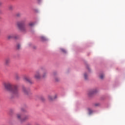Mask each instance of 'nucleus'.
Wrapping results in <instances>:
<instances>
[{"label":"nucleus","mask_w":125,"mask_h":125,"mask_svg":"<svg viewBox=\"0 0 125 125\" xmlns=\"http://www.w3.org/2000/svg\"><path fill=\"white\" fill-rule=\"evenodd\" d=\"M53 76H55V74H53Z\"/></svg>","instance_id":"nucleus-26"},{"label":"nucleus","mask_w":125,"mask_h":125,"mask_svg":"<svg viewBox=\"0 0 125 125\" xmlns=\"http://www.w3.org/2000/svg\"><path fill=\"white\" fill-rule=\"evenodd\" d=\"M25 21L17 22V26L21 32H26L27 28L25 27Z\"/></svg>","instance_id":"nucleus-2"},{"label":"nucleus","mask_w":125,"mask_h":125,"mask_svg":"<svg viewBox=\"0 0 125 125\" xmlns=\"http://www.w3.org/2000/svg\"><path fill=\"white\" fill-rule=\"evenodd\" d=\"M16 118L21 122V120H22V114L21 113H18L16 114Z\"/></svg>","instance_id":"nucleus-10"},{"label":"nucleus","mask_w":125,"mask_h":125,"mask_svg":"<svg viewBox=\"0 0 125 125\" xmlns=\"http://www.w3.org/2000/svg\"><path fill=\"white\" fill-rule=\"evenodd\" d=\"M88 113H89V115H91V114H92V113H93V110H92L90 108H88L87 109Z\"/></svg>","instance_id":"nucleus-13"},{"label":"nucleus","mask_w":125,"mask_h":125,"mask_svg":"<svg viewBox=\"0 0 125 125\" xmlns=\"http://www.w3.org/2000/svg\"><path fill=\"white\" fill-rule=\"evenodd\" d=\"M15 78L16 79V80L18 81V80L20 79V77L19 76V74H18V73H16L15 74Z\"/></svg>","instance_id":"nucleus-12"},{"label":"nucleus","mask_w":125,"mask_h":125,"mask_svg":"<svg viewBox=\"0 0 125 125\" xmlns=\"http://www.w3.org/2000/svg\"><path fill=\"white\" fill-rule=\"evenodd\" d=\"M28 120H29V116L25 115L21 120V123H24V122H26V121H28Z\"/></svg>","instance_id":"nucleus-9"},{"label":"nucleus","mask_w":125,"mask_h":125,"mask_svg":"<svg viewBox=\"0 0 125 125\" xmlns=\"http://www.w3.org/2000/svg\"><path fill=\"white\" fill-rule=\"evenodd\" d=\"M41 39L43 42H44V41H46L47 40V39H46V38H45L44 36H41Z\"/></svg>","instance_id":"nucleus-14"},{"label":"nucleus","mask_w":125,"mask_h":125,"mask_svg":"<svg viewBox=\"0 0 125 125\" xmlns=\"http://www.w3.org/2000/svg\"><path fill=\"white\" fill-rule=\"evenodd\" d=\"M61 51H62V52H63V53H66V50L64 49L63 48H61Z\"/></svg>","instance_id":"nucleus-16"},{"label":"nucleus","mask_w":125,"mask_h":125,"mask_svg":"<svg viewBox=\"0 0 125 125\" xmlns=\"http://www.w3.org/2000/svg\"><path fill=\"white\" fill-rule=\"evenodd\" d=\"M48 98L49 100H50V101H51L53 99H54L53 97H52V96H49L48 97Z\"/></svg>","instance_id":"nucleus-17"},{"label":"nucleus","mask_w":125,"mask_h":125,"mask_svg":"<svg viewBox=\"0 0 125 125\" xmlns=\"http://www.w3.org/2000/svg\"><path fill=\"white\" fill-rule=\"evenodd\" d=\"M94 106H95V107H98L99 106H100V104L96 103V104H94Z\"/></svg>","instance_id":"nucleus-18"},{"label":"nucleus","mask_w":125,"mask_h":125,"mask_svg":"<svg viewBox=\"0 0 125 125\" xmlns=\"http://www.w3.org/2000/svg\"><path fill=\"white\" fill-rule=\"evenodd\" d=\"M21 47V45H20L19 44H18L17 45V49H20Z\"/></svg>","instance_id":"nucleus-20"},{"label":"nucleus","mask_w":125,"mask_h":125,"mask_svg":"<svg viewBox=\"0 0 125 125\" xmlns=\"http://www.w3.org/2000/svg\"><path fill=\"white\" fill-rule=\"evenodd\" d=\"M84 77L85 80H87V74L86 73L84 74Z\"/></svg>","instance_id":"nucleus-19"},{"label":"nucleus","mask_w":125,"mask_h":125,"mask_svg":"<svg viewBox=\"0 0 125 125\" xmlns=\"http://www.w3.org/2000/svg\"><path fill=\"white\" fill-rule=\"evenodd\" d=\"M40 71H42V73L41 74L42 79H44V78H46L47 76V72L44 69H40Z\"/></svg>","instance_id":"nucleus-4"},{"label":"nucleus","mask_w":125,"mask_h":125,"mask_svg":"<svg viewBox=\"0 0 125 125\" xmlns=\"http://www.w3.org/2000/svg\"><path fill=\"white\" fill-rule=\"evenodd\" d=\"M29 45L30 46V45H31V44H29Z\"/></svg>","instance_id":"nucleus-25"},{"label":"nucleus","mask_w":125,"mask_h":125,"mask_svg":"<svg viewBox=\"0 0 125 125\" xmlns=\"http://www.w3.org/2000/svg\"><path fill=\"white\" fill-rule=\"evenodd\" d=\"M42 70L40 69L37 71L34 75V79L35 80H41L42 79Z\"/></svg>","instance_id":"nucleus-3"},{"label":"nucleus","mask_w":125,"mask_h":125,"mask_svg":"<svg viewBox=\"0 0 125 125\" xmlns=\"http://www.w3.org/2000/svg\"><path fill=\"white\" fill-rule=\"evenodd\" d=\"M16 16L17 17H20L21 16V14L19 13H17L16 15Z\"/></svg>","instance_id":"nucleus-21"},{"label":"nucleus","mask_w":125,"mask_h":125,"mask_svg":"<svg viewBox=\"0 0 125 125\" xmlns=\"http://www.w3.org/2000/svg\"><path fill=\"white\" fill-rule=\"evenodd\" d=\"M7 39L8 40H12V39H16V37H15V34H12L7 35Z\"/></svg>","instance_id":"nucleus-7"},{"label":"nucleus","mask_w":125,"mask_h":125,"mask_svg":"<svg viewBox=\"0 0 125 125\" xmlns=\"http://www.w3.org/2000/svg\"><path fill=\"white\" fill-rule=\"evenodd\" d=\"M22 91L25 95H27L28 93H29V91L27 90V89L25 87H22Z\"/></svg>","instance_id":"nucleus-11"},{"label":"nucleus","mask_w":125,"mask_h":125,"mask_svg":"<svg viewBox=\"0 0 125 125\" xmlns=\"http://www.w3.org/2000/svg\"><path fill=\"white\" fill-rule=\"evenodd\" d=\"M33 25H34V22H30L29 23V25L31 26H33Z\"/></svg>","instance_id":"nucleus-23"},{"label":"nucleus","mask_w":125,"mask_h":125,"mask_svg":"<svg viewBox=\"0 0 125 125\" xmlns=\"http://www.w3.org/2000/svg\"><path fill=\"white\" fill-rule=\"evenodd\" d=\"M9 8L10 10H12V9H13V6H10Z\"/></svg>","instance_id":"nucleus-24"},{"label":"nucleus","mask_w":125,"mask_h":125,"mask_svg":"<svg viewBox=\"0 0 125 125\" xmlns=\"http://www.w3.org/2000/svg\"><path fill=\"white\" fill-rule=\"evenodd\" d=\"M10 62H11V61L10 60V58H7L4 60V65L6 66H9V64H10Z\"/></svg>","instance_id":"nucleus-5"},{"label":"nucleus","mask_w":125,"mask_h":125,"mask_svg":"<svg viewBox=\"0 0 125 125\" xmlns=\"http://www.w3.org/2000/svg\"><path fill=\"white\" fill-rule=\"evenodd\" d=\"M23 80H24L25 82H27V83H33V82L31 80V78L25 76L23 78Z\"/></svg>","instance_id":"nucleus-8"},{"label":"nucleus","mask_w":125,"mask_h":125,"mask_svg":"<svg viewBox=\"0 0 125 125\" xmlns=\"http://www.w3.org/2000/svg\"><path fill=\"white\" fill-rule=\"evenodd\" d=\"M55 80L56 82H59V81H60V79L58 78H55Z\"/></svg>","instance_id":"nucleus-22"},{"label":"nucleus","mask_w":125,"mask_h":125,"mask_svg":"<svg viewBox=\"0 0 125 125\" xmlns=\"http://www.w3.org/2000/svg\"><path fill=\"white\" fill-rule=\"evenodd\" d=\"M104 74H101L100 75V79H101V80H103V79H104Z\"/></svg>","instance_id":"nucleus-15"},{"label":"nucleus","mask_w":125,"mask_h":125,"mask_svg":"<svg viewBox=\"0 0 125 125\" xmlns=\"http://www.w3.org/2000/svg\"><path fill=\"white\" fill-rule=\"evenodd\" d=\"M4 87L7 90L11 91V95L13 97H17L19 95V85H14L8 83L4 84Z\"/></svg>","instance_id":"nucleus-1"},{"label":"nucleus","mask_w":125,"mask_h":125,"mask_svg":"<svg viewBox=\"0 0 125 125\" xmlns=\"http://www.w3.org/2000/svg\"><path fill=\"white\" fill-rule=\"evenodd\" d=\"M96 92H97V89L91 90L88 91V95H89V96H91V95H92V94H94V93H96Z\"/></svg>","instance_id":"nucleus-6"}]
</instances>
